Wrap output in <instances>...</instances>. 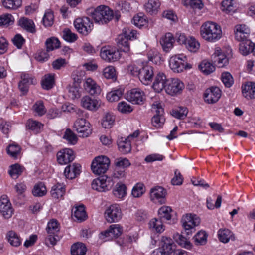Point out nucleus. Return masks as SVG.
Segmentation results:
<instances>
[{"label":"nucleus","mask_w":255,"mask_h":255,"mask_svg":"<svg viewBox=\"0 0 255 255\" xmlns=\"http://www.w3.org/2000/svg\"><path fill=\"white\" fill-rule=\"evenodd\" d=\"M202 37L209 42H215L221 38L222 31L220 26L215 23L208 22L200 28Z\"/></svg>","instance_id":"1"},{"label":"nucleus","mask_w":255,"mask_h":255,"mask_svg":"<svg viewBox=\"0 0 255 255\" xmlns=\"http://www.w3.org/2000/svg\"><path fill=\"white\" fill-rule=\"evenodd\" d=\"M181 223L184 229L182 233L185 234L187 237L189 238L195 232V227L200 224V221L196 215L187 214L182 216Z\"/></svg>","instance_id":"2"},{"label":"nucleus","mask_w":255,"mask_h":255,"mask_svg":"<svg viewBox=\"0 0 255 255\" xmlns=\"http://www.w3.org/2000/svg\"><path fill=\"white\" fill-rule=\"evenodd\" d=\"M91 15L95 22L102 24L108 23L114 16L113 11L108 6L104 5L97 7Z\"/></svg>","instance_id":"3"},{"label":"nucleus","mask_w":255,"mask_h":255,"mask_svg":"<svg viewBox=\"0 0 255 255\" xmlns=\"http://www.w3.org/2000/svg\"><path fill=\"white\" fill-rule=\"evenodd\" d=\"M170 68L176 73H180L185 69H190L192 65L187 63V57L183 55L172 56L169 60Z\"/></svg>","instance_id":"4"},{"label":"nucleus","mask_w":255,"mask_h":255,"mask_svg":"<svg viewBox=\"0 0 255 255\" xmlns=\"http://www.w3.org/2000/svg\"><path fill=\"white\" fill-rule=\"evenodd\" d=\"M110 163L109 159L106 156H101L95 157L91 164L92 172L96 175L104 174L108 170Z\"/></svg>","instance_id":"5"},{"label":"nucleus","mask_w":255,"mask_h":255,"mask_svg":"<svg viewBox=\"0 0 255 255\" xmlns=\"http://www.w3.org/2000/svg\"><path fill=\"white\" fill-rule=\"evenodd\" d=\"M137 31L132 30L129 32H125L120 34L117 38V43L118 47L123 52L128 53L129 51V40H131L136 38Z\"/></svg>","instance_id":"6"},{"label":"nucleus","mask_w":255,"mask_h":255,"mask_svg":"<svg viewBox=\"0 0 255 255\" xmlns=\"http://www.w3.org/2000/svg\"><path fill=\"white\" fill-rule=\"evenodd\" d=\"M114 185V182L110 177L107 176H101L92 182V189L99 192H105L110 190Z\"/></svg>","instance_id":"7"},{"label":"nucleus","mask_w":255,"mask_h":255,"mask_svg":"<svg viewBox=\"0 0 255 255\" xmlns=\"http://www.w3.org/2000/svg\"><path fill=\"white\" fill-rule=\"evenodd\" d=\"M74 25L77 31L84 35H88L93 26L92 22L87 17L77 18L74 22Z\"/></svg>","instance_id":"8"},{"label":"nucleus","mask_w":255,"mask_h":255,"mask_svg":"<svg viewBox=\"0 0 255 255\" xmlns=\"http://www.w3.org/2000/svg\"><path fill=\"white\" fill-rule=\"evenodd\" d=\"M184 88L183 83L179 79H169L165 87L166 92L171 95L180 94Z\"/></svg>","instance_id":"9"},{"label":"nucleus","mask_w":255,"mask_h":255,"mask_svg":"<svg viewBox=\"0 0 255 255\" xmlns=\"http://www.w3.org/2000/svg\"><path fill=\"white\" fill-rule=\"evenodd\" d=\"M0 213L5 219H9L14 213L9 199L6 195H3L0 198Z\"/></svg>","instance_id":"10"},{"label":"nucleus","mask_w":255,"mask_h":255,"mask_svg":"<svg viewBox=\"0 0 255 255\" xmlns=\"http://www.w3.org/2000/svg\"><path fill=\"white\" fill-rule=\"evenodd\" d=\"M122 231V227L120 225H111L108 230L100 233L99 237L105 241L112 240L120 236Z\"/></svg>","instance_id":"11"},{"label":"nucleus","mask_w":255,"mask_h":255,"mask_svg":"<svg viewBox=\"0 0 255 255\" xmlns=\"http://www.w3.org/2000/svg\"><path fill=\"white\" fill-rule=\"evenodd\" d=\"M90 123L85 119L81 118L77 119L74 124L75 130L80 134L79 136L83 137H87L91 133Z\"/></svg>","instance_id":"12"},{"label":"nucleus","mask_w":255,"mask_h":255,"mask_svg":"<svg viewBox=\"0 0 255 255\" xmlns=\"http://www.w3.org/2000/svg\"><path fill=\"white\" fill-rule=\"evenodd\" d=\"M154 75L153 68L146 65L139 69L138 76L140 81L144 85H149L152 81Z\"/></svg>","instance_id":"13"},{"label":"nucleus","mask_w":255,"mask_h":255,"mask_svg":"<svg viewBox=\"0 0 255 255\" xmlns=\"http://www.w3.org/2000/svg\"><path fill=\"white\" fill-rule=\"evenodd\" d=\"M100 56L105 61L112 62L119 59V53L110 46H104L101 49Z\"/></svg>","instance_id":"14"},{"label":"nucleus","mask_w":255,"mask_h":255,"mask_svg":"<svg viewBox=\"0 0 255 255\" xmlns=\"http://www.w3.org/2000/svg\"><path fill=\"white\" fill-rule=\"evenodd\" d=\"M221 96V91L217 87H212L206 89L204 94L205 101L208 104L216 103Z\"/></svg>","instance_id":"15"},{"label":"nucleus","mask_w":255,"mask_h":255,"mask_svg":"<svg viewBox=\"0 0 255 255\" xmlns=\"http://www.w3.org/2000/svg\"><path fill=\"white\" fill-rule=\"evenodd\" d=\"M105 215L107 221L109 223L117 222L122 217L121 209L117 205L110 206L106 210Z\"/></svg>","instance_id":"16"},{"label":"nucleus","mask_w":255,"mask_h":255,"mask_svg":"<svg viewBox=\"0 0 255 255\" xmlns=\"http://www.w3.org/2000/svg\"><path fill=\"white\" fill-rule=\"evenodd\" d=\"M126 99L134 104H142L145 99L144 93L138 89H133L127 92Z\"/></svg>","instance_id":"17"},{"label":"nucleus","mask_w":255,"mask_h":255,"mask_svg":"<svg viewBox=\"0 0 255 255\" xmlns=\"http://www.w3.org/2000/svg\"><path fill=\"white\" fill-rule=\"evenodd\" d=\"M75 158L74 151L69 148H65L59 151L57 154L58 162L61 165L67 164Z\"/></svg>","instance_id":"18"},{"label":"nucleus","mask_w":255,"mask_h":255,"mask_svg":"<svg viewBox=\"0 0 255 255\" xmlns=\"http://www.w3.org/2000/svg\"><path fill=\"white\" fill-rule=\"evenodd\" d=\"M21 80L19 82L18 88L23 94H26L29 89V86L35 84L36 80L29 74L22 73L21 75Z\"/></svg>","instance_id":"19"},{"label":"nucleus","mask_w":255,"mask_h":255,"mask_svg":"<svg viewBox=\"0 0 255 255\" xmlns=\"http://www.w3.org/2000/svg\"><path fill=\"white\" fill-rule=\"evenodd\" d=\"M81 105L86 109L92 111H96L100 107L101 102L89 96H86L81 99Z\"/></svg>","instance_id":"20"},{"label":"nucleus","mask_w":255,"mask_h":255,"mask_svg":"<svg viewBox=\"0 0 255 255\" xmlns=\"http://www.w3.org/2000/svg\"><path fill=\"white\" fill-rule=\"evenodd\" d=\"M167 194L165 189L161 186H156L151 189L150 198L151 200L156 202L157 201L160 204L165 203V197Z\"/></svg>","instance_id":"21"},{"label":"nucleus","mask_w":255,"mask_h":255,"mask_svg":"<svg viewBox=\"0 0 255 255\" xmlns=\"http://www.w3.org/2000/svg\"><path fill=\"white\" fill-rule=\"evenodd\" d=\"M168 80L166 75L163 72H159L155 76L152 87L158 93L161 92L163 89L165 90L167 82Z\"/></svg>","instance_id":"22"},{"label":"nucleus","mask_w":255,"mask_h":255,"mask_svg":"<svg viewBox=\"0 0 255 255\" xmlns=\"http://www.w3.org/2000/svg\"><path fill=\"white\" fill-rule=\"evenodd\" d=\"M159 249L165 255H172L176 249V245L171 238L163 237L161 240V247Z\"/></svg>","instance_id":"23"},{"label":"nucleus","mask_w":255,"mask_h":255,"mask_svg":"<svg viewBox=\"0 0 255 255\" xmlns=\"http://www.w3.org/2000/svg\"><path fill=\"white\" fill-rule=\"evenodd\" d=\"M83 86L85 90L92 95L100 93L101 89L100 87L91 78L86 79Z\"/></svg>","instance_id":"24"},{"label":"nucleus","mask_w":255,"mask_h":255,"mask_svg":"<svg viewBox=\"0 0 255 255\" xmlns=\"http://www.w3.org/2000/svg\"><path fill=\"white\" fill-rule=\"evenodd\" d=\"M81 166L78 164H73L68 165L65 169L64 175L67 179H73L79 175Z\"/></svg>","instance_id":"25"},{"label":"nucleus","mask_w":255,"mask_h":255,"mask_svg":"<svg viewBox=\"0 0 255 255\" xmlns=\"http://www.w3.org/2000/svg\"><path fill=\"white\" fill-rule=\"evenodd\" d=\"M174 41L173 35L170 33H168L160 39V43L163 50L168 52L172 48Z\"/></svg>","instance_id":"26"},{"label":"nucleus","mask_w":255,"mask_h":255,"mask_svg":"<svg viewBox=\"0 0 255 255\" xmlns=\"http://www.w3.org/2000/svg\"><path fill=\"white\" fill-rule=\"evenodd\" d=\"M218 237L219 241L223 243H227L230 240L234 241L235 237L234 234L228 229H220L218 231Z\"/></svg>","instance_id":"27"},{"label":"nucleus","mask_w":255,"mask_h":255,"mask_svg":"<svg viewBox=\"0 0 255 255\" xmlns=\"http://www.w3.org/2000/svg\"><path fill=\"white\" fill-rule=\"evenodd\" d=\"M243 96L247 99L255 98V83L249 82L242 86Z\"/></svg>","instance_id":"28"},{"label":"nucleus","mask_w":255,"mask_h":255,"mask_svg":"<svg viewBox=\"0 0 255 255\" xmlns=\"http://www.w3.org/2000/svg\"><path fill=\"white\" fill-rule=\"evenodd\" d=\"M160 6L159 0H148L144 5L146 12L151 15H155L157 13Z\"/></svg>","instance_id":"29"},{"label":"nucleus","mask_w":255,"mask_h":255,"mask_svg":"<svg viewBox=\"0 0 255 255\" xmlns=\"http://www.w3.org/2000/svg\"><path fill=\"white\" fill-rule=\"evenodd\" d=\"M254 43L250 40L242 41L239 45L240 52L243 55H247L251 52L253 53Z\"/></svg>","instance_id":"30"},{"label":"nucleus","mask_w":255,"mask_h":255,"mask_svg":"<svg viewBox=\"0 0 255 255\" xmlns=\"http://www.w3.org/2000/svg\"><path fill=\"white\" fill-rule=\"evenodd\" d=\"M8 243L12 246L17 247L21 244L20 236L14 231H8L6 236Z\"/></svg>","instance_id":"31"},{"label":"nucleus","mask_w":255,"mask_h":255,"mask_svg":"<svg viewBox=\"0 0 255 255\" xmlns=\"http://www.w3.org/2000/svg\"><path fill=\"white\" fill-rule=\"evenodd\" d=\"M117 145L119 150L123 154H127L131 151V143L128 138H121L117 141Z\"/></svg>","instance_id":"32"},{"label":"nucleus","mask_w":255,"mask_h":255,"mask_svg":"<svg viewBox=\"0 0 255 255\" xmlns=\"http://www.w3.org/2000/svg\"><path fill=\"white\" fill-rule=\"evenodd\" d=\"M19 25L22 28L30 33L35 32V28L33 21L27 18L23 17L19 19Z\"/></svg>","instance_id":"33"},{"label":"nucleus","mask_w":255,"mask_h":255,"mask_svg":"<svg viewBox=\"0 0 255 255\" xmlns=\"http://www.w3.org/2000/svg\"><path fill=\"white\" fill-rule=\"evenodd\" d=\"M87 252V248L85 244L77 242L72 245L71 247V255H85Z\"/></svg>","instance_id":"34"},{"label":"nucleus","mask_w":255,"mask_h":255,"mask_svg":"<svg viewBox=\"0 0 255 255\" xmlns=\"http://www.w3.org/2000/svg\"><path fill=\"white\" fill-rule=\"evenodd\" d=\"M184 234H185L183 233H182V234L177 233L174 235V239L181 246L187 249H190L192 245L190 242L188 241V239L184 236Z\"/></svg>","instance_id":"35"},{"label":"nucleus","mask_w":255,"mask_h":255,"mask_svg":"<svg viewBox=\"0 0 255 255\" xmlns=\"http://www.w3.org/2000/svg\"><path fill=\"white\" fill-rule=\"evenodd\" d=\"M26 127L35 133H38L42 130L43 124L37 121L29 119L26 123Z\"/></svg>","instance_id":"36"},{"label":"nucleus","mask_w":255,"mask_h":255,"mask_svg":"<svg viewBox=\"0 0 255 255\" xmlns=\"http://www.w3.org/2000/svg\"><path fill=\"white\" fill-rule=\"evenodd\" d=\"M54 85V76L52 74L45 75L42 81L41 86L43 89L49 90L52 88Z\"/></svg>","instance_id":"37"},{"label":"nucleus","mask_w":255,"mask_h":255,"mask_svg":"<svg viewBox=\"0 0 255 255\" xmlns=\"http://www.w3.org/2000/svg\"><path fill=\"white\" fill-rule=\"evenodd\" d=\"M115 116L112 113L107 112L103 117L102 125L105 128H110L115 122Z\"/></svg>","instance_id":"38"},{"label":"nucleus","mask_w":255,"mask_h":255,"mask_svg":"<svg viewBox=\"0 0 255 255\" xmlns=\"http://www.w3.org/2000/svg\"><path fill=\"white\" fill-rule=\"evenodd\" d=\"M65 189L64 186L60 183L54 185L51 189L52 196L56 199L62 197L65 194Z\"/></svg>","instance_id":"39"},{"label":"nucleus","mask_w":255,"mask_h":255,"mask_svg":"<svg viewBox=\"0 0 255 255\" xmlns=\"http://www.w3.org/2000/svg\"><path fill=\"white\" fill-rule=\"evenodd\" d=\"M207 236L204 231L201 230L193 237V240L196 245H203L207 243Z\"/></svg>","instance_id":"40"},{"label":"nucleus","mask_w":255,"mask_h":255,"mask_svg":"<svg viewBox=\"0 0 255 255\" xmlns=\"http://www.w3.org/2000/svg\"><path fill=\"white\" fill-rule=\"evenodd\" d=\"M10 169L8 172L13 179H17L23 172L24 168L18 164L12 165L10 167Z\"/></svg>","instance_id":"41"},{"label":"nucleus","mask_w":255,"mask_h":255,"mask_svg":"<svg viewBox=\"0 0 255 255\" xmlns=\"http://www.w3.org/2000/svg\"><path fill=\"white\" fill-rule=\"evenodd\" d=\"M47 193V190L45 184L42 182L36 184L33 188L32 193L34 196L41 197Z\"/></svg>","instance_id":"42"},{"label":"nucleus","mask_w":255,"mask_h":255,"mask_svg":"<svg viewBox=\"0 0 255 255\" xmlns=\"http://www.w3.org/2000/svg\"><path fill=\"white\" fill-rule=\"evenodd\" d=\"M185 45L189 51L193 52H196L200 47V43L193 37H188Z\"/></svg>","instance_id":"43"},{"label":"nucleus","mask_w":255,"mask_h":255,"mask_svg":"<svg viewBox=\"0 0 255 255\" xmlns=\"http://www.w3.org/2000/svg\"><path fill=\"white\" fill-rule=\"evenodd\" d=\"M127 188L125 184L118 183L116 185L115 188L113 190L114 196L118 198H123L127 193Z\"/></svg>","instance_id":"44"},{"label":"nucleus","mask_w":255,"mask_h":255,"mask_svg":"<svg viewBox=\"0 0 255 255\" xmlns=\"http://www.w3.org/2000/svg\"><path fill=\"white\" fill-rule=\"evenodd\" d=\"M103 76L108 79L115 81L117 79L116 72L115 68L112 66L106 67L103 72Z\"/></svg>","instance_id":"45"},{"label":"nucleus","mask_w":255,"mask_h":255,"mask_svg":"<svg viewBox=\"0 0 255 255\" xmlns=\"http://www.w3.org/2000/svg\"><path fill=\"white\" fill-rule=\"evenodd\" d=\"M201 71L206 75H209L215 70V66L210 62L203 61L199 66Z\"/></svg>","instance_id":"46"},{"label":"nucleus","mask_w":255,"mask_h":255,"mask_svg":"<svg viewBox=\"0 0 255 255\" xmlns=\"http://www.w3.org/2000/svg\"><path fill=\"white\" fill-rule=\"evenodd\" d=\"M2 4L7 9H15L21 6V0H2Z\"/></svg>","instance_id":"47"},{"label":"nucleus","mask_w":255,"mask_h":255,"mask_svg":"<svg viewBox=\"0 0 255 255\" xmlns=\"http://www.w3.org/2000/svg\"><path fill=\"white\" fill-rule=\"evenodd\" d=\"M172 115L178 119H184L188 113V110L186 107H180L177 109H173L171 112Z\"/></svg>","instance_id":"48"},{"label":"nucleus","mask_w":255,"mask_h":255,"mask_svg":"<svg viewBox=\"0 0 255 255\" xmlns=\"http://www.w3.org/2000/svg\"><path fill=\"white\" fill-rule=\"evenodd\" d=\"M74 216L79 222L84 221L86 219L87 216L83 205L75 207Z\"/></svg>","instance_id":"49"},{"label":"nucleus","mask_w":255,"mask_h":255,"mask_svg":"<svg viewBox=\"0 0 255 255\" xmlns=\"http://www.w3.org/2000/svg\"><path fill=\"white\" fill-rule=\"evenodd\" d=\"M46 49L47 51H52L55 49L60 47V41L59 40L54 37L48 38L45 42Z\"/></svg>","instance_id":"50"},{"label":"nucleus","mask_w":255,"mask_h":255,"mask_svg":"<svg viewBox=\"0 0 255 255\" xmlns=\"http://www.w3.org/2000/svg\"><path fill=\"white\" fill-rule=\"evenodd\" d=\"M149 225L151 229L157 233H161L164 230L161 220L154 218L149 222Z\"/></svg>","instance_id":"51"},{"label":"nucleus","mask_w":255,"mask_h":255,"mask_svg":"<svg viewBox=\"0 0 255 255\" xmlns=\"http://www.w3.org/2000/svg\"><path fill=\"white\" fill-rule=\"evenodd\" d=\"M123 95V91L121 89H116L109 92L107 94V100L111 102L117 101Z\"/></svg>","instance_id":"52"},{"label":"nucleus","mask_w":255,"mask_h":255,"mask_svg":"<svg viewBox=\"0 0 255 255\" xmlns=\"http://www.w3.org/2000/svg\"><path fill=\"white\" fill-rule=\"evenodd\" d=\"M7 153L11 157L16 158L20 152V147L15 143H12L7 147Z\"/></svg>","instance_id":"53"},{"label":"nucleus","mask_w":255,"mask_h":255,"mask_svg":"<svg viewBox=\"0 0 255 255\" xmlns=\"http://www.w3.org/2000/svg\"><path fill=\"white\" fill-rule=\"evenodd\" d=\"M63 38L69 42H75L78 38L76 34L73 33L69 28H65L63 30Z\"/></svg>","instance_id":"54"},{"label":"nucleus","mask_w":255,"mask_h":255,"mask_svg":"<svg viewBox=\"0 0 255 255\" xmlns=\"http://www.w3.org/2000/svg\"><path fill=\"white\" fill-rule=\"evenodd\" d=\"M46 231L48 234H56L59 231L58 223L56 220L52 219L48 222Z\"/></svg>","instance_id":"55"},{"label":"nucleus","mask_w":255,"mask_h":255,"mask_svg":"<svg viewBox=\"0 0 255 255\" xmlns=\"http://www.w3.org/2000/svg\"><path fill=\"white\" fill-rule=\"evenodd\" d=\"M173 211L170 207L163 206L159 209L158 213L161 218L169 220L171 218V213Z\"/></svg>","instance_id":"56"},{"label":"nucleus","mask_w":255,"mask_h":255,"mask_svg":"<svg viewBox=\"0 0 255 255\" xmlns=\"http://www.w3.org/2000/svg\"><path fill=\"white\" fill-rule=\"evenodd\" d=\"M145 187L143 184L137 183L133 188L132 195L136 198L140 197L145 192Z\"/></svg>","instance_id":"57"},{"label":"nucleus","mask_w":255,"mask_h":255,"mask_svg":"<svg viewBox=\"0 0 255 255\" xmlns=\"http://www.w3.org/2000/svg\"><path fill=\"white\" fill-rule=\"evenodd\" d=\"M43 23L45 27L51 26L54 22V15L51 11H47L45 13L43 18Z\"/></svg>","instance_id":"58"},{"label":"nucleus","mask_w":255,"mask_h":255,"mask_svg":"<svg viewBox=\"0 0 255 255\" xmlns=\"http://www.w3.org/2000/svg\"><path fill=\"white\" fill-rule=\"evenodd\" d=\"M114 164L116 168L124 169L128 167L130 163L129 160L126 158L120 157L115 160Z\"/></svg>","instance_id":"59"},{"label":"nucleus","mask_w":255,"mask_h":255,"mask_svg":"<svg viewBox=\"0 0 255 255\" xmlns=\"http://www.w3.org/2000/svg\"><path fill=\"white\" fill-rule=\"evenodd\" d=\"M222 81L225 86L227 87H230L234 83L233 78L229 72H224L222 74Z\"/></svg>","instance_id":"60"},{"label":"nucleus","mask_w":255,"mask_h":255,"mask_svg":"<svg viewBox=\"0 0 255 255\" xmlns=\"http://www.w3.org/2000/svg\"><path fill=\"white\" fill-rule=\"evenodd\" d=\"M118 109L119 111L124 114L129 113L133 110L130 105L124 101L118 104Z\"/></svg>","instance_id":"61"},{"label":"nucleus","mask_w":255,"mask_h":255,"mask_svg":"<svg viewBox=\"0 0 255 255\" xmlns=\"http://www.w3.org/2000/svg\"><path fill=\"white\" fill-rule=\"evenodd\" d=\"M222 10L227 13L234 11L232 0H224L222 2Z\"/></svg>","instance_id":"62"},{"label":"nucleus","mask_w":255,"mask_h":255,"mask_svg":"<svg viewBox=\"0 0 255 255\" xmlns=\"http://www.w3.org/2000/svg\"><path fill=\"white\" fill-rule=\"evenodd\" d=\"M133 23L137 27H141L147 23L146 19L143 16L139 15H135L132 19Z\"/></svg>","instance_id":"63"},{"label":"nucleus","mask_w":255,"mask_h":255,"mask_svg":"<svg viewBox=\"0 0 255 255\" xmlns=\"http://www.w3.org/2000/svg\"><path fill=\"white\" fill-rule=\"evenodd\" d=\"M63 137L72 144H75L77 141L76 135L69 129L66 130Z\"/></svg>","instance_id":"64"}]
</instances>
